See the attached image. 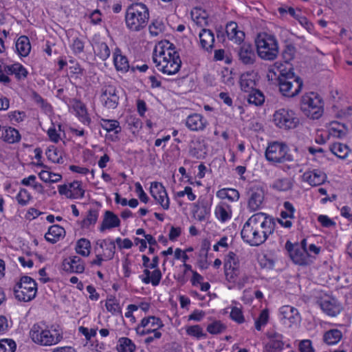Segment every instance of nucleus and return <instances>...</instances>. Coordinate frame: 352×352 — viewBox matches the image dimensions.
Returning a JSON list of instances; mask_svg holds the SVG:
<instances>
[{
    "instance_id": "32",
    "label": "nucleus",
    "mask_w": 352,
    "mask_h": 352,
    "mask_svg": "<svg viewBox=\"0 0 352 352\" xmlns=\"http://www.w3.org/2000/svg\"><path fill=\"white\" fill-rule=\"evenodd\" d=\"M70 188V194L67 195L69 199H78L84 197L85 190L81 188V183L78 181H74L69 184Z\"/></svg>"
},
{
    "instance_id": "26",
    "label": "nucleus",
    "mask_w": 352,
    "mask_h": 352,
    "mask_svg": "<svg viewBox=\"0 0 352 352\" xmlns=\"http://www.w3.org/2000/svg\"><path fill=\"white\" fill-rule=\"evenodd\" d=\"M215 215L221 222H225L232 217V210L228 204L221 202L215 208Z\"/></svg>"
},
{
    "instance_id": "30",
    "label": "nucleus",
    "mask_w": 352,
    "mask_h": 352,
    "mask_svg": "<svg viewBox=\"0 0 352 352\" xmlns=\"http://www.w3.org/2000/svg\"><path fill=\"white\" fill-rule=\"evenodd\" d=\"M329 149L335 155L340 159H345L350 151L346 144H343L340 142L332 144Z\"/></svg>"
},
{
    "instance_id": "45",
    "label": "nucleus",
    "mask_w": 352,
    "mask_h": 352,
    "mask_svg": "<svg viewBox=\"0 0 352 352\" xmlns=\"http://www.w3.org/2000/svg\"><path fill=\"white\" fill-rule=\"evenodd\" d=\"M268 318H269L268 311L267 309L263 310L261 312L258 318L255 321V328L258 331L261 330V327L264 326L267 324V322L268 321Z\"/></svg>"
},
{
    "instance_id": "61",
    "label": "nucleus",
    "mask_w": 352,
    "mask_h": 352,
    "mask_svg": "<svg viewBox=\"0 0 352 352\" xmlns=\"http://www.w3.org/2000/svg\"><path fill=\"white\" fill-rule=\"evenodd\" d=\"M318 221L322 224L323 227L325 228H329L331 226H335L336 224L333 220L325 215H320L318 217Z\"/></svg>"
},
{
    "instance_id": "16",
    "label": "nucleus",
    "mask_w": 352,
    "mask_h": 352,
    "mask_svg": "<svg viewBox=\"0 0 352 352\" xmlns=\"http://www.w3.org/2000/svg\"><path fill=\"white\" fill-rule=\"evenodd\" d=\"M320 305L323 311L330 316H337L342 309L337 300L329 296L322 299Z\"/></svg>"
},
{
    "instance_id": "31",
    "label": "nucleus",
    "mask_w": 352,
    "mask_h": 352,
    "mask_svg": "<svg viewBox=\"0 0 352 352\" xmlns=\"http://www.w3.org/2000/svg\"><path fill=\"white\" fill-rule=\"evenodd\" d=\"M247 100L250 104L259 106L264 102L265 97L261 91L255 89L248 94Z\"/></svg>"
},
{
    "instance_id": "37",
    "label": "nucleus",
    "mask_w": 352,
    "mask_h": 352,
    "mask_svg": "<svg viewBox=\"0 0 352 352\" xmlns=\"http://www.w3.org/2000/svg\"><path fill=\"white\" fill-rule=\"evenodd\" d=\"M217 196L221 199H226L234 201L239 199V192L233 188L222 189L217 192Z\"/></svg>"
},
{
    "instance_id": "33",
    "label": "nucleus",
    "mask_w": 352,
    "mask_h": 352,
    "mask_svg": "<svg viewBox=\"0 0 352 352\" xmlns=\"http://www.w3.org/2000/svg\"><path fill=\"white\" fill-rule=\"evenodd\" d=\"M224 270H239V261L235 253L230 252L224 263Z\"/></svg>"
},
{
    "instance_id": "18",
    "label": "nucleus",
    "mask_w": 352,
    "mask_h": 352,
    "mask_svg": "<svg viewBox=\"0 0 352 352\" xmlns=\"http://www.w3.org/2000/svg\"><path fill=\"white\" fill-rule=\"evenodd\" d=\"M280 314L282 316V320H285L286 323L287 320L290 325L300 322L301 317L297 309L289 305H284L280 308Z\"/></svg>"
},
{
    "instance_id": "5",
    "label": "nucleus",
    "mask_w": 352,
    "mask_h": 352,
    "mask_svg": "<svg viewBox=\"0 0 352 352\" xmlns=\"http://www.w3.org/2000/svg\"><path fill=\"white\" fill-rule=\"evenodd\" d=\"M53 333L50 330L43 329L38 324H34L30 329V336L32 341L43 346H51L57 344L63 336L56 329Z\"/></svg>"
},
{
    "instance_id": "14",
    "label": "nucleus",
    "mask_w": 352,
    "mask_h": 352,
    "mask_svg": "<svg viewBox=\"0 0 352 352\" xmlns=\"http://www.w3.org/2000/svg\"><path fill=\"white\" fill-rule=\"evenodd\" d=\"M63 269L69 273H82L85 270L84 262L78 256L69 257L63 260Z\"/></svg>"
},
{
    "instance_id": "38",
    "label": "nucleus",
    "mask_w": 352,
    "mask_h": 352,
    "mask_svg": "<svg viewBox=\"0 0 352 352\" xmlns=\"http://www.w3.org/2000/svg\"><path fill=\"white\" fill-rule=\"evenodd\" d=\"M117 346L119 352H134L135 350V345L128 338H121Z\"/></svg>"
},
{
    "instance_id": "49",
    "label": "nucleus",
    "mask_w": 352,
    "mask_h": 352,
    "mask_svg": "<svg viewBox=\"0 0 352 352\" xmlns=\"http://www.w3.org/2000/svg\"><path fill=\"white\" fill-rule=\"evenodd\" d=\"M231 318L236 322L241 324L244 322V317L241 310L238 307H233L230 313Z\"/></svg>"
},
{
    "instance_id": "35",
    "label": "nucleus",
    "mask_w": 352,
    "mask_h": 352,
    "mask_svg": "<svg viewBox=\"0 0 352 352\" xmlns=\"http://www.w3.org/2000/svg\"><path fill=\"white\" fill-rule=\"evenodd\" d=\"M91 243L90 241L85 238H82L77 241L76 251L78 254L87 256L90 253Z\"/></svg>"
},
{
    "instance_id": "52",
    "label": "nucleus",
    "mask_w": 352,
    "mask_h": 352,
    "mask_svg": "<svg viewBox=\"0 0 352 352\" xmlns=\"http://www.w3.org/2000/svg\"><path fill=\"white\" fill-rule=\"evenodd\" d=\"M294 50L295 47L292 45L285 47V49L283 52V57L286 63L293 59Z\"/></svg>"
},
{
    "instance_id": "58",
    "label": "nucleus",
    "mask_w": 352,
    "mask_h": 352,
    "mask_svg": "<svg viewBox=\"0 0 352 352\" xmlns=\"http://www.w3.org/2000/svg\"><path fill=\"white\" fill-rule=\"evenodd\" d=\"M162 278V273L159 269H155L151 274V282L153 286L159 285Z\"/></svg>"
},
{
    "instance_id": "23",
    "label": "nucleus",
    "mask_w": 352,
    "mask_h": 352,
    "mask_svg": "<svg viewBox=\"0 0 352 352\" xmlns=\"http://www.w3.org/2000/svg\"><path fill=\"white\" fill-rule=\"evenodd\" d=\"M65 230L63 227L58 225H53L49 228L48 232L45 235V238L51 243H55L59 241L60 237L65 236Z\"/></svg>"
},
{
    "instance_id": "8",
    "label": "nucleus",
    "mask_w": 352,
    "mask_h": 352,
    "mask_svg": "<svg viewBox=\"0 0 352 352\" xmlns=\"http://www.w3.org/2000/svg\"><path fill=\"white\" fill-rule=\"evenodd\" d=\"M273 122L279 129L283 130L294 129L299 124V119L294 111L282 108L276 110L273 115Z\"/></svg>"
},
{
    "instance_id": "13",
    "label": "nucleus",
    "mask_w": 352,
    "mask_h": 352,
    "mask_svg": "<svg viewBox=\"0 0 352 352\" xmlns=\"http://www.w3.org/2000/svg\"><path fill=\"white\" fill-rule=\"evenodd\" d=\"M285 248L295 263L303 265L306 263L307 249H300L298 245H294L290 241H287Z\"/></svg>"
},
{
    "instance_id": "34",
    "label": "nucleus",
    "mask_w": 352,
    "mask_h": 352,
    "mask_svg": "<svg viewBox=\"0 0 352 352\" xmlns=\"http://www.w3.org/2000/svg\"><path fill=\"white\" fill-rule=\"evenodd\" d=\"M100 125L108 132L114 131L116 134H118L121 131L120 123L116 120L102 119Z\"/></svg>"
},
{
    "instance_id": "17",
    "label": "nucleus",
    "mask_w": 352,
    "mask_h": 352,
    "mask_svg": "<svg viewBox=\"0 0 352 352\" xmlns=\"http://www.w3.org/2000/svg\"><path fill=\"white\" fill-rule=\"evenodd\" d=\"M248 199V208L254 212L261 208L264 199V192L262 189L256 188L250 189Z\"/></svg>"
},
{
    "instance_id": "50",
    "label": "nucleus",
    "mask_w": 352,
    "mask_h": 352,
    "mask_svg": "<svg viewBox=\"0 0 352 352\" xmlns=\"http://www.w3.org/2000/svg\"><path fill=\"white\" fill-rule=\"evenodd\" d=\"M77 113L82 117V121L85 123H89L91 120L87 115V109L84 104L79 103L76 105Z\"/></svg>"
},
{
    "instance_id": "36",
    "label": "nucleus",
    "mask_w": 352,
    "mask_h": 352,
    "mask_svg": "<svg viewBox=\"0 0 352 352\" xmlns=\"http://www.w3.org/2000/svg\"><path fill=\"white\" fill-rule=\"evenodd\" d=\"M96 47L95 54L100 60H105L109 57L111 52L106 43H98Z\"/></svg>"
},
{
    "instance_id": "42",
    "label": "nucleus",
    "mask_w": 352,
    "mask_h": 352,
    "mask_svg": "<svg viewBox=\"0 0 352 352\" xmlns=\"http://www.w3.org/2000/svg\"><path fill=\"white\" fill-rule=\"evenodd\" d=\"M186 333L188 336L195 337L197 339L202 337L206 338L207 336L206 333H204L203 329L199 324L188 327L186 328Z\"/></svg>"
},
{
    "instance_id": "63",
    "label": "nucleus",
    "mask_w": 352,
    "mask_h": 352,
    "mask_svg": "<svg viewBox=\"0 0 352 352\" xmlns=\"http://www.w3.org/2000/svg\"><path fill=\"white\" fill-rule=\"evenodd\" d=\"M239 274V270H227L225 271L226 280L230 283H234Z\"/></svg>"
},
{
    "instance_id": "11",
    "label": "nucleus",
    "mask_w": 352,
    "mask_h": 352,
    "mask_svg": "<svg viewBox=\"0 0 352 352\" xmlns=\"http://www.w3.org/2000/svg\"><path fill=\"white\" fill-rule=\"evenodd\" d=\"M153 60L156 63V67L164 74L173 75L177 73L182 66V60L179 53H174L170 60H157L156 55L153 54Z\"/></svg>"
},
{
    "instance_id": "21",
    "label": "nucleus",
    "mask_w": 352,
    "mask_h": 352,
    "mask_svg": "<svg viewBox=\"0 0 352 352\" xmlns=\"http://www.w3.org/2000/svg\"><path fill=\"white\" fill-rule=\"evenodd\" d=\"M186 125L191 131H202L206 128L207 122L201 114L193 113L187 117Z\"/></svg>"
},
{
    "instance_id": "4",
    "label": "nucleus",
    "mask_w": 352,
    "mask_h": 352,
    "mask_svg": "<svg viewBox=\"0 0 352 352\" xmlns=\"http://www.w3.org/2000/svg\"><path fill=\"white\" fill-rule=\"evenodd\" d=\"M258 55L268 60H274L278 53V42L275 36L267 33H260L255 40Z\"/></svg>"
},
{
    "instance_id": "27",
    "label": "nucleus",
    "mask_w": 352,
    "mask_h": 352,
    "mask_svg": "<svg viewBox=\"0 0 352 352\" xmlns=\"http://www.w3.org/2000/svg\"><path fill=\"white\" fill-rule=\"evenodd\" d=\"M283 336L278 333H274L270 336V341L265 345V351L271 352V351H280L283 349L284 343L282 340Z\"/></svg>"
},
{
    "instance_id": "10",
    "label": "nucleus",
    "mask_w": 352,
    "mask_h": 352,
    "mask_svg": "<svg viewBox=\"0 0 352 352\" xmlns=\"http://www.w3.org/2000/svg\"><path fill=\"white\" fill-rule=\"evenodd\" d=\"M250 219L256 223L259 221V228L257 229L258 232H261L262 238L265 242L270 235L274 232L276 223L274 219L267 216L265 213L258 212L250 217Z\"/></svg>"
},
{
    "instance_id": "55",
    "label": "nucleus",
    "mask_w": 352,
    "mask_h": 352,
    "mask_svg": "<svg viewBox=\"0 0 352 352\" xmlns=\"http://www.w3.org/2000/svg\"><path fill=\"white\" fill-rule=\"evenodd\" d=\"M237 31V24L235 22H230L226 25V33L230 40L234 39Z\"/></svg>"
},
{
    "instance_id": "9",
    "label": "nucleus",
    "mask_w": 352,
    "mask_h": 352,
    "mask_svg": "<svg viewBox=\"0 0 352 352\" xmlns=\"http://www.w3.org/2000/svg\"><path fill=\"white\" fill-rule=\"evenodd\" d=\"M259 221L256 222L250 219V217L245 223L241 232V238L247 243L252 246H258L264 243L261 232H258Z\"/></svg>"
},
{
    "instance_id": "2",
    "label": "nucleus",
    "mask_w": 352,
    "mask_h": 352,
    "mask_svg": "<svg viewBox=\"0 0 352 352\" xmlns=\"http://www.w3.org/2000/svg\"><path fill=\"white\" fill-rule=\"evenodd\" d=\"M278 82L280 93L289 98L298 94L303 85L302 80L295 75L292 67H289L288 71L280 70Z\"/></svg>"
},
{
    "instance_id": "47",
    "label": "nucleus",
    "mask_w": 352,
    "mask_h": 352,
    "mask_svg": "<svg viewBox=\"0 0 352 352\" xmlns=\"http://www.w3.org/2000/svg\"><path fill=\"white\" fill-rule=\"evenodd\" d=\"M273 188L280 191H286L291 188V183L287 179H278L274 183Z\"/></svg>"
},
{
    "instance_id": "29",
    "label": "nucleus",
    "mask_w": 352,
    "mask_h": 352,
    "mask_svg": "<svg viewBox=\"0 0 352 352\" xmlns=\"http://www.w3.org/2000/svg\"><path fill=\"white\" fill-rule=\"evenodd\" d=\"M342 338V333L337 329H330L326 331L323 336V341L328 345L336 344Z\"/></svg>"
},
{
    "instance_id": "25",
    "label": "nucleus",
    "mask_w": 352,
    "mask_h": 352,
    "mask_svg": "<svg viewBox=\"0 0 352 352\" xmlns=\"http://www.w3.org/2000/svg\"><path fill=\"white\" fill-rule=\"evenodd\" d=\"M16 49L18 54L23 57L27 56L31 50L30 40L26 36H21L16 41Z\"/></svg>"
},
{
    "instance_id": "39",
    "label": "nucleus",
    "mask_w": 352,
    "mask_h": 352,
    "mask_svg": "<svg viewBox=\"0 0 352 352\" xmlns=\"http://www.w3.org/2000/svg\"><path fill=\"white\" fill-rule=\"evenodd\" d=\"M98 217V211L96 209H90L88 211L87 216L82 221L81 226L88 228L91 224H95Z\"/></svg>"
},
{
    "instance_id": "41",
    "label": "nucleus",
    "mask_w": 352,
    "mask_h": 352,
    "mask_svg": "<svg viewBox=\"0 0 352 352\" xmlns=\"http://www.w3.org/2000/svg\"><path fill=\"white\" fill-rule=\"evenodd\" d=\"M16 344L13 340L3 339L0 340V352H14Z\"/></svg>"
},
{
    "instance_id": "57",
    "label": "nucleus",
    "mask_w": 352,
    "mask_h": 352,
    "mask_svg": "<svg viewBox=\"0 0 352 352\" xmlns=\"http://www.w3.org/2000/svg\"><path fill=\"white\" fill-rule=\"evenodd\" d=\"M72 50L75 54H80L84 50V42L76 38L74 40L72 43Z\"/></svg>"
},
{
    "instance_id": "59",
    "label": "nucleus",
    "mask_w": 352,
    "mask_h": 352,
    "mask_svg": "<svg viewBox=\"0 0 352 352\" xmlns=\"http://www.w3.org/2000/svg\"><path fill=\"white\" fill-rule=\"evenodd\" d=\"M299 350L300 352H314L309 340H302L299 344Z\"/></svg>"
},
{
    "instance_id": "3",
    "label": "nucleus",
    "mask_w": 352,
    "mask_h": 352,
    "mask_svg": "<svg viewBox=\"0 0 352 352\" xmlns=\"http://www.w3.org/2000/svg\"><path fill=\"white\" fill-rule=\"evenodd\" d=\"M324 102L319 94L309 92L301 98L300 109L308 118L313 120L320 118L323 114Z\"/></svg>"
},
{
    "instance_id": "43",
    "label": "nucleus",
    "mask_w": 352,
    "mask_h": 352,
    "mask_svg": "<svg viewBox=\"0 0 352 352\" xmlns=\"http://www.w3.org/2000/svg\"><path fill=\"white\" fill-rule=\"evenodd\" d=\"M226 327L219 320H215L207 327V331L211 334L221 333Z\"/></svg>"
},
{
    "instance_id": "56",
    "label": "nucleus",
    "mask_w": 352,
    "mask_h": 352,
    "mask_svg": "<svg viewBox=\"0 0 352 352\" xmlns=\"http://www.w3.org/2000/svg\"><path fill=\"white\" fill-rule=\"evenodd\" d=\"M157 202L162 206V208L165 210H168L169 208V199L165 190V195L160 194L157 199H155Z\"/></svg>"
},
{
    "instance_id": "12",
    "label": "nucleus",
    "mask_w": 352,
    "mask_h": 352,
    "mask_svg": "<svg viewBox=\"0 0 352 352\" xmlns=\"http://www.w3.org/2000/svg\"><path fill=\"white\" fill-rule=\"evenodd\" d=\"M118 91L116 87L108 85L102 89L101 100L105 107L109 109H114L119 103Z\"/></svg>"
},
{
    "instance_id": "46",
    "label": "nucleus",
    "mask_w": 352,
    "mask_h": 352,
    "mask_svg": "<svg viewBox=\"0 0 352 352\" xmlns=\"http://www.w3.org/2000/svg\"><path fill=\"white\" fill-rule=\"evenodd\" d=\"M16 200L21 206H25L31 199L30 194L26 189H21L16 195Z\"/></svg>"
},
{
    "instance_id": "15",
    "label": "nucleus",
    "mask_w": 352,
    "mask_h": 352,
    "mask_svg": "<svg viewBox=\"0 0 352 352\" xmlns=\"http://www.w3.org/2000/svg\"><path fill=\"white\" fill-rule=\"evenodd\" d=\"M238 55L239 60L245 65H252L256 59L254 47L246 43L239 47Z\"/></svg>"
},
{
    "instance_id": "19",
    "label": "nucleus",
    "mask_w": 352,
    "mask_h": 352,
    "mask_svg": "<svg viewBox=\"0 0 352 352\" xmlns=\"http://www.w3.org/2000/svg\"><path fill=\"white\" fill-rule=\"evenodd\" d=\"M199 37L201 48L207 52L211 53L213 50L215 41L212 31L204 28L199 32Z\"/></svg>"
},
{
    "instance_id": "20",
    "label": "nucleus",
    "mask_w": 352,
    "mask_h": 352,
    "mask_svg": "<svg viewBox=\"0 0 352 352\" xmlns=\"http://www.w3.org/2000/svg\"><path fill=\"white\" fill-rule=\"evenodd\" d=\"M302 179L311 186H316L322 184L327 179V175L321 170L315 169L305 172L302 175Z\"/></svg>"
},
{
    "instance_id": "54",
    "label": "nucleus",
    "mask_w": 352,
    "mask_h": 352,
    "mask_svg": "<svg viewBox=\"0 0 352 352\" xmlns=\"http://www.w3.org/2000/svg\"><path fill=\"white\" fill-rule=\"evenodd\" d=\"M208 249H210V244L208 242H205L203 244L201 250V251L202 252H205V259L200 260L199 261V265L200 267L202 269H206V268H208V264L207 263V254H208Z\"/></svg>"
},
{
    "instance_id": "64",
    "label": "nucleus",
    "mask_w": 352,
    "mask_h": 352,
    "mask_svg": "<svg viewBox=\"0 0 352 352\" xmlns=\"http://www.w3.org/2000/svg\"><path fill=\"white\" fill-rule=\"evenodd\" d=\"M25 116V113L23 111H13L8 114V117L11 121H16L19 122L23 120V117Z\"/></svg>"
},
{
    "instance_id": "1",
    "label": "nucleus",
    "mask_w": 352,
    "mask_h": 352,
    "mask_svg": "<svg viewBox=\"0 0 352 352\" xmlns=\"http://www.w3.org/2000/svg\"><path fill=\"white\" fill-rule=\"evenodd\" d=\"M148 19V8L142 3H132L126 10V25L131 31L138 32L144 29L147 25Z\"/></svg>"
},
{
    "instance_id": "40",
    "label": "nucleus",
    "mask_w": 352,
    "mask_h": 352,
    "mask_svg": "<svg viewBox=\"0 0 352 352\" xmlns=\"http://www.w3.org/2000/svg\"><path fill=\"white\" fill-rule=\"evenodd\" d=\"M46 155L49 160L54 163L63 164V160L59 151L54 146L48 148L46 151Z\"/></svg>"
},
{
    "instance_id": "7",
    "label": "nucleus",
    "mask_w": 352,
    "mask_h": 352,
    "mask_svg": "<svg viewBox=\"0 0 352 352\" xmlns=\"http://www.w3.org/2000/svg\"><path fill=\"white\" fill-rule=\"evenodd\" d=\"M37 284L30 276H24L14 288L15 298L19 301L28 302L35 298Z\"/></svg>"
},
{
    "instance_id": "53",
    "label": "nucleus",
    "mask_w": 352,
    "mask_h": 352,
    "mask_svg": "<svg viewBox=\"0 0 352 352\" xmlns=\"http://www.w3.org/2000/svg\"><path fill=\"white\" fill-rule=\"evenodd\" d=\"M28 74V72L27 69L21 64L16 63L15 77L18 80H20L21 78H26Z\"/></svg>"
},
{
    "instance_id": "60",
    "label": "nucleus",
    "mask_w": 352,
    "mask_h": 352,
    "mask_svg": "<svg viewBox=\"0 0 352 352\" xmlns=\"http://www.w3.org/2000/svg\"><path fill=\"white\" fill-rule=\"evenodd\" d=\"M116 250V245L115 242L113 241H110V242L107 245L106 251L107 253H104V256L109 259L111 260L113 258L114 254Z\"/></svg>"
},
{
    "instance_id": "51",
    "label": "nucleus",
    "mask_w": 352,
    "mask_h": 352,
    "mask_svg": "<svg viewBox=\"0 0 352 352\" xmlns=\"http://www.w3.org/2000/svg\"><path fill=\"white\" fill-rule=\"evenodd\" d=\"M106 308L112 313L121 312L120 307L118 303L115 302V298H110L106 302Z\"/></svg>"
},
{
    "instance_id": "48",
    "label": "nucleus",
    "mask_w": 352,
    "mask_h": 352,
    "mask_svg": "<svg viewBox=\"0 0 352 352\" xmlns=\"http://www.w3.org/2000/svg\"><path fill=\"white\" fill-rule=\"evenodd\" d=\"M241 90L246 93H250L254 89L255 82L252 79L241 78L240 80Z\"/></svg>"
},
{
    "instance_id": "28",
    "label": "nucleus",
    "mask_w": 352,
    "mask_h": 352,
    "mask_svg": "<svg viewBox=\"0 0 352 352\" xmlns=\"http://www.w3.org/2000/svg\"><path fill=\"white\" fill-rule=\"evenodd\" d=\"M1 138L8 144H14L20 141L21 135L18 130L9 126L3 132Z\"/></svg>"
},
{
    "instance_id": "22",
    "label": "nucleus",
    "mask_w": 352,
    "mask_h": 352,
    "mask_svg": "<svg viewBox=\"0 0 352 352\" xmlns=\"http://www.w3.org/2000/svg\"><path fill=\"white\" fill-rule=\"evenodd\" d=\"M120 224V220L113 212L107 210L104 212L102 223L100 227V232H104L107 229L118 227Z\"/></svg>"
},
{
    "instance_id": "44",
    "label": "nucleus",
    "mask_w": 352,
    "mask_h": 352,
    "mask_svg": "<svg viewBox=\"0 0 352 352\" xmlns=\"http://www.w3.org/2000/svg\"><path fill=\"white\" fill-rule=\"evenodd\" d=\"M165 190L161 183L154 182L151 184L150 193L154 199H157L160 194L165 195Z\"/></svg>"
},
{
    "instance_id": "6",
    "label": "nucleus",
    "mask_w": 352,
    "mask_h": 352,
    "mask_svg": "<svg viewBox=\"0 0 352 352\" xmlns=\"http://www.w3.org/2000/svg\"><path fill=\"white\" fill-rule=\"evenodd\" d=\"M289 148L286 144L274 142L268 145L265 151L266 160L274 164L293 162L292 155L288 153Z\"/></svg>"
},
{
    "instance_id": "62",
    "label": "nucleus",
    "mask_w": 352,
    "mask_h": 352,
    "mask_svg": "<svg viewBox=\"0 0 352 352\" xmlns=\"http://www.w3.org/2000/svg\"><path fill=\"white\" fill-rule=\"evenodd\" d=\"M79 331L85 336L87 340H90L96 335V330L94 329L89 330L87 327H80Z\"/></svg>"
},
{
    "instance_id": "24",
    "label": "nucleus",
    "mask_w": 352,
    "mask_h": 352,
    "mask_svg": "<svg viewBox=\"0 0 352 352\" xmlns=\"http://www.w3.org/2000/svg\"><path fill=\"white\" fill-rule=\"evenodd\" d=\"M113 63L117 70L123 72L129 71L130 67L128 59L121 54V51L118 48L113 53Z\"/></svg>"
}]
</instances>
